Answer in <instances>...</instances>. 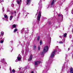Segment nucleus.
Wrapping results in <instances>:
<instances>
[{
    "label": "nucleus",
    "instance_id": "nucleus-9",
    "mask_svg": "<svg viewBox=\"0 0 73 73\" xmlns=\"http://www.w3.org/2000/svg\"><path fill=\"white\" fill-rule=\"evenodd\" d=\"M52 63V60H50H50L47 63V64H50Z\"/></svg>",
    "mask_w": 73,
    "mask_h": 73
},
{
    "label": "nucleus",
    "instance_id": "nucleus-53",
    "mask_svg": "<svg viewBox=\"0 0 73 73\" xmlns=\"http://www.w3.org/2000/svg\"><path fill=\"white\" fill-rule=\"evenodd\" d=\"M1 39H2V38H0V40H1Z\"/></svg>",
    "mask_w": 73,
    "mask_h": 73
},
{
    "label": "nucleus",
    "instance_id": "nucleus-55",
    "mask_svg": "<svg viewBox=\"0 0 73 73\" xmlns=\"http://www.w3.org/2000/svg\"><path fill=\"white\" fill-rule=\"evenodd\" d=\"M37 15V14H36V16Z\"/></svg>",
    "mask_w": 73,
    "mask_h": 73
},
{
    "label": "nucleus",
    "instance_id": "nucleus-37",
    "mask_svg": "<svg viewBox=\"0 0 73 73\" xmlns=\"http://www.w3.org/2000/svg\"><path fill=\"white\" fill-rule=\"evenodd\" d=\"M1 2H4V1L3 0L1 1V0H0V2L1 3Z\"/></svg>",
    "mask_w": 73,
    "mask_h": 73
},
{
    "label": "nucleus",
    "instance_id": "nucleus-48",
    "mask_svg": "<svg viewBox=\"0 0 73 73\" xmlns=\"http://www.w3.org/2000/svg\"><path fill=\"white\" fill-rule=\"evenodd\" d=\"M49 39H50V40H51V38L49 37Z\"/></svg>",
    "mask_w": 73,
    "mask_h": 73
},
{
    "label": "nucleus",
    "instance_id": "nucleus-36",
    "mask_svg": "<svg viewBox=\"0 0 73 73\" xmlns=\"http://www.w3.org/2000/svg\"><path fill=\"white\" fill-rule=\"evenodd\" d=\"M11 6L13 7L14 6V4H13L11 5Z\"/></svg>",
    "mask_w": 73,
    "mask_h": 73
},
{
    "label": "nucleus",
    "instance_id": "nucleus-29",
    "mask_svg": "<svg viewBox=\"0 0 73 73\" xmlns=\"http://www.w3.org/2000/svg\"><path fill=\"white\" fill-rule=\"evenodd\" d=\"M12 72H13V73H15V70L14 69H13L12 70Z\"/></svg>",
    "mask_w": 73,
    "mask_h": 73
},
{
    "label": "nucleus",
    "instance_id": "nucleus-38",
    "mask_svg": "<svg viewBox=\"0 0 73 73\" xmlns=\"http://www.w3.org/2000/svg\"><path fill=\"white\" fill-rule=\"evenodd\" d=\"M69 37H70V38H71V37H72V35H70L69 36Z\"/></svg>",
    "mask_w": 73,
    "mask_h": 73
},
{
    "label": "nucleus",
    "instance_id": "nucleus-42",
    "mask_svg": "<svg viewBox=\"0 0 73 73\" xmlns=\"http://www.w3.org/2000/svg\"><path fill=\"white\" fill-rule=\"evenodd\" d=\"M25 39L26 40H27V39H28V38H27V37H25Z\"/></svg>",
    "mask_w": 73,
    "mask_h": 73
},
{
    "label": "nucleus",
    "instance_id": "nucleus-12",
    "mask_svg": "<svg viewBox=\"0 0 73 73\" xmlns=\"http://www.w3.org/2000/svg\"><path fill=\"white\" fill-rule=\"evenodd\" d=\"M31 0H27V5L29 4L30 3Z\"/></svg>",
    "mask_w": 73,
    "mask_h": 73
},
{
    "label": "nucleus",
    "instance_id": "nucleus-57",
    "mask_svg": "<svg viewBox=\"0 0 73 73\" xmlns=\"http://www.w3.org/2000/svg\"><path fill=\"white\" fill-rule=\"evenodd\" d=\"M19 69H21V68H19Z\"/></svg>",
    "mask_w": 73,
    "mask_h": 73
},
{
    "label": "nucleus",
    "instance_id": "nucleus-32",
    "mask_svg": "<svg viewBox=\"0 0 73 73\" xmlns=\"http://www.w3.org/2000/svg\"><path fill=\"white\" fill-rule=\"evenodd\" d=\"M38 50H40V46H39L38 47Z\"/></svg>",
    "mask_w": 73,
    "mask_h": 73
},
{
    "label": "nucleus",
    "instance_id": "nucleus-23",
    "mask_svg": "<svg viewBox=\"0 0 73 73\" xmlns=\"http://www.w3.org/2000/svg\"><path fill=\"white\" fill-rule=\"evenodd\" d=\"M3 40H1L0 41L1 43H3L4 42V38L3 39Z\"/></svg>",
    "mask_w": 73,
    "mask_h": 73
},
{
    "label": "nucleus",
    "instance_id": "nucleus-17",
    "mask_svg": "<svg viewBox=\"0 0 73 73\" xmlns=\"http://www.w3.org/2000/svg\"><path fill=\"white\" fill-rule=\"evenodd\" d=\"M4 17H5V19H8V16H7V15H4Z\"/></svg>",
    "mask_w": 73,
    "mask_h": 73
},
{
    "label": "nucleus",
    "instance_id": "nucleus-4",
    "mask_svg": "<svg viewBox=\"0 0 73 73\" xmlns=\"http://www.w3.org/2000/svg\"><path fill=\"white\" fill-rule=\"evenodd\" d=\"M51 1L52 2L51 4L47 6V8H48L50 7L51 8L53 7H54V0H52Z\"/></svg>",
    "mask_w": 73,
    "mask_h": 73
},
{
    "label": "nucleus",
    "instance_id": "nucleus-39",
    "mask_svg": "<svg viewBox=\"0 0 73 73\" xmlns=\"http://www.w3.org/2000/svg\"><path fill=\"white\" fill-rule=\"evenodd\" d=\"M7 12H9V9H7Z\"/></svg>",
    "mask_w": 73,
    "mask_h": 73
},
{
    "label": "nucleus",
    "instance_id": "nucleus-63",
    "mask_svg": "<svg viewBox=\"0 0 73 73\" xmlns=\"http://www.w3.org/2000/svg\"><path fill=\"white\" fill-rule=\"evenodd\" d=\"M1 68V67L0 66V69Z\"/></svg>",
    "mask_w": 73,
    "mask_h": 73
},
{
    "label": "nucleus",
    "instance_id": "nucleus-10",
    "mask_svg": "<svg viewBox=\"0 0 73 73\" xmlns=\"http://www.w3.org/2000/svg\"><path fill=\"white\" fill-rule=\"evenodd\" d=\"M70 70V73H73V68H71Z\"/></svg>",
    "mask_w": 73,
    "mask_h": 73
},
{
    "label": "nucleus",
    "instance_id": "nucleus-3",
    "mask_svg": "<svg viewBox=\"0 0 73 73\" xmlns=\"http://www.w3.org/2000/svg\"><path fill=\"white\" fill-rule=\"evenodd\" d=\"M57 51H58V52H61V50L60 49H59V48H58V46H57L56 49L52 53L51 55V58H52V57H53L54 56L55 53L56 52H57Z\"/></svg>",
    "mask_w": 73,
    "mask_h": 73
},
{
    "label": "nucleus",
    "instance_id": "nucleus-19",
    "mask_svg": "<svg viewBox=\"0 0 73 73\" xmlns=\"http://www.w3.org/2000/svg\"><path fill=\"white\" fill-rule=\"evenodd\" d=\"M28 52V48L26 47V53H27Z\"/></svg>",
    "mask_w": 73,
    "mask_h": 73
},
{
    "label": "nucleus",
    "instance_id": "nucleus-20",
    "mask_svg": "<svg viewBox=\"0 0 73 73\" xmlns=\"http://www.w3.org/2000/svg\"><path fill=\"white\" fill-rule=\"evenodd\" d=\"M17 29H15L14 30V31H13V32L14 33H15V32H17Z\"/></svg>",
    "mask_w": 73,
    "mask_h": 73
},
{
    "label": "nucleus",
    "instance_id": "nucleus-51",
    "mask_svg": "<svg viewBox=\"0 0 73 73\" xmlns=\"http://www.w3.org/2000/svg\"><path fill=\"white\" fill-rule=\"evenodd\" d=\"M63 41H65V39H63Z\"/></svg>",
    "mask_w": 73,
    "mask_h": 73
},
{
    "label": "nucleus",
    "instance_id": "nucleus-61",
    "mask_svg": "<svg viewBox=\"0 0 73 73\" xmlns=\"http://www.w3.org/2000/svg\"><path fill=\"white\" fill-rule=\"evenodd\" d=\"M26 16H27V15H26Z\"/></svg>",
    "mask_w": 73,
    "mask_h": 73
},
{
    "label": "nucleus",
    "instance_id": "nucleus-6",
    "mask_svg": "<svg viewBox=\"0 0 73 73\" xmlns=\"http://www.w3.org/2000/svg\"><path fill=\"white\" fill-rule=\"evenodd\" d=\"M41 63V61H35V65L36 67H37V65H38V64Z\"/></svg>",
    "mask_w": 73,
    "mask_h": 73
},
{
    "label": "nucleus",
    "instance_id": "nucleus-52",
    "mask_svg": "<svg viewBox=\"0 0 73 73\" xmlns=\"http://www.w3.org/2000/svg\"><path fill=\"white\" fill-rule=\"evenodd\" d=\"M13 42V41H10V42Z\"/></svg>",
    "mask_w": 73,
    "mask_h": 73
},
{
    "label": "nucleus",
    "instance_id": "nucleus-16",
    "mask_svg": "<svg viewBox=\"0 0 73 73\" xmlns=\"http://www.w3.org/2000/svg\"><path fill=\"white\" fill-rule=\"evenodd\" d=\"M36 49V45H34L33 47V50H35Z\"/></svg>",
    "mask_w": 73,
    "mask_h": 73
},
{
    "label": "nucleus",
    "instance_id": "nucleus-58",
    "mask_svg": "<svg viewBox=\"0 0 73 73\" xmlns=\"http://www.w3.org/2000/svg\"><path fill=\"white\" fill-rule=\"evenodd\" d=\"M15 13H16V11L15 12Z\"/></svg>",
    "mask_w": 73,
    "mask_h": 73
},
{
    "label": "nucleus",
    "instance_id": "nucleus-60",
    "mask_svg": "<svg viewBox=\"0 0 73 73\" xmlns=\"http://www.w3.org/2000/svg\"><path fill=\"white\" fill-rule=\"evenodd\" d=\"M63 66H64V64H63Z\"/></svg>",
    "mask_w": 73,
    "mask_h": 73
},
{
    "label": "nucleus",
    "instance_id": "nucleus-7",
    "mask_svg": "<svg viewBox=\"0 0 73 73\" xmlns=\"http://www.w3.org/2000/svg\"><path fill=\"white\" fill-rule=\"evenodd\" d=\"M58 17H60H60H61V22L62 21V20L63 19V15L62 14H59L58 15Z\"/></svg>",
    "mask_w": 73,
    "mask_h": 73
},
{
    "label": "nucleus",
    "instance_id": "nucleus-15",
    "mask_svg": "<svg viewBox=\"0 0 73 73\" xmlns=\"http://www.w3.org/2000/svg\"><path fill=\"white\" fill-rule=\"evenodd\" d=\"M17 2L18 4H19L20 3H21V0H20L19 1V0H17Z\"/></svg>",
    "mask_w": 73,
    "mask_h": 73
},
{
    "label": "nucleus",
    "instance_id": "nucleus-14",
    "mask_svg": "<svg viewBox=\"0 0 73 73\" xmlns=\"http://www.w3.org/2000/svg\"><path fill=\"white\" fill-rule=\"evenodd\" d=\"M16 28V25L15 24H14L13 25L12 27V28Z\"/></svg>",
    "mask_w": 73,
    "mask_h": 73
},
{
    "label": "nucleus",
    "instance_id": "nucleus-40",
    "mask_svg": "<svg viewBox=\"0 0 73 73\" xmlns=\"http://www.w3.org/2000/svg\"><path fill=\"white\" fill-rule=\"evenodd\" d=\"M21 52L23 54V53H24V50H23Z\"/></svg>",
    "mask_w": 73,
    "mask_h": 73
},
{
    "label": "nucleus",
    "instance_id": "nucleus-18",
    "mask_svg": "<svg viewBox=\"0 0 73 73\" xmlns=\"http://www.w3.org/2000/svg\"><path fill=\"white\" fill-rule=\"evenodd\" d=\"M24 31H25V29H23L21 31V33H22L23 34L25 33Z\"/></svg>",
    "mask_w": 73,
    "mask_h": 73
},
{
    "label": "nucleus",
    "instance_id": "nucleus-47",
    "mask_svg": "<svg viewBox=\"0 0 73 73\" xmlns=\"http://www.w3.org/2000/svg\"><path fill=\"white\" fill-rule=\"evenodd\" d=\"M26 33H27L28 32L27 31H25Z\"/></svg>",
    "mask_w": 73,
    "mask_h": 73
},
{
    "label": "nucleus",
    "instance_id": "nucleus-59",
    "mask_svg": "<svg viewBox=\"0 0 73 73\" xmlns=\"http://www.w3.org/2000/svg\"><path fill=\"white\" fill-rule=\"evenodd\" d=\"M15 16H16V14H15Z\"/></svg>",
    "mask_w": 73,
    "mask_h": 73
},
{
    "label": "nucleus",
    "instance_id": "nucleus-27",
    "mask_svg": "<svg viewBox=\"0 0 73 73\" xmlns=\"http://www.w3.org/2000/svg\"><path fill=\"white\" fill-rule=\"evenodd\" d=\"M20 13H19L18 15V19H19V17H20Z\"/></svg>",
    "mask_w": 73,
    "mask_h": 73
},
{
    "label": "nucleus",
    "instance_id": "nucleus-46",
    "mask_svg": "<svg viewBox=\"0 0 73 73\" xmlns=\"http://www.w3.org/2000/svg\"><path fill=\"white\" fill-rule=\"evenodd\" d=\"M31 73H33V71H32L31 72Z\"/></svg>",
    "mask_w": 73,
    "mask_h": 73
},
{
    "label": "nucleus",
    "instance_id": "nucleus-24",
    "mask_svg": "<svg viewBox=\"0 0 73 73\" xmlns=\"http://www.w3.org/2000/svg\"><path fill=\"white\" fill-rule=\"evenodd\" d=\"M17 58H18V61H20V60H21V58L19 57H17Z\"/></svg>",
    "mask_w": 73,
    "mask_h": 73
},
{
    "label": "nucleus",
    "instance_id": "nucleus-13",
    "mask_svg": "<svg viewBox=\"0 0 73 73\" xmlns=\"http://www.w3.org/2000/svg\"><path fill=\"white\" fill-rule=\"evenodd\" d=\"M13 17V15H11L10 17V20L11 21Z\"/></svg>",
    "mask_w": 73,
    "mask_h": 73
},
{
    "label": "nucleus",
    "instance_id": "nucleus-44",
    "mask_svg": "<svg viewBox=\"0 0 73 73\" xmlns=\"http://www.w3.org/2000/svg\"><path fill=\"white\" fill-rule=\"evenodd\" d=\"M59 37H60V38H62V36H59Z\"/></svg>",
    "mask_w": 73,
    "mask_h": 73
},
{
    "label": "nucleus",
    "instance_id": "nucleus-54",
    "mask_svg": "<svg viewBox=\"0 0 73 73\" xmlns=\"http://www.w3.org/2000/svg\"><path fill=\"white\" fill-rule=\"evenodd\" d=\"M72 58H73V56H72Z\"/></svg>",
    "mask_w": 73,
    "mask_h": 73
},
{
    "label": "nucleus",
    "instance_id": "nucleus-43",
    "mask_svg": "<svg viewBox=\"0 0 73 73\" xmlns=\"http://www.w3.org/2000/svg\"><path fill=\"white\" fill-rule=\"evenodd\" d=\"M70 48H68V50H70Z\"/></svg>",
    "mask_w": 73,
    "mask_h": 73
},
{
    "label": "nucleus",
    "instance_id": "nucleus-28",
    "mask_svg": "<svg viewBox=\"0 0 73 73\" xmlns=\"http://www.w3.org/2000/svg\"><path fill=\"white\" fill-rule=\"evenodd\" d=\"M67 35V33L64 34V37H66V36Z\"/></svg>",
    "mask_w": 73,
    "mask_h": 73
},
{
    "label": "nucleus",
    "instance_id": "nucleus-21",
    "mask_svg": "<svg viewBox=\"0 0 73 73\" xmlns=\"http://www.w3.org/2000/svg\"><path fill=\"white\" fill-rule=\"evenodd\" d=\"M4 32H1V35L2 36H3L4 35Z\"/></svg>",
    "mask_w": 73,
    "mask_h": 73
},
{
    "label": "nucleus",
    "instance_id": "nucleus-11",
    "mask_svg": "<svg viewBox=\"0 0 73 73\" xmlns=\"http://www.w3.org/2000/svg\"><path fill=\"white\" fill-rule=\"evenodd\" d=\"M2 61L3 63V64H7V62H5V60H4V59H2Z\"/></svg>",
    "mask_w": 73,
    "mask_h": 73
},
{
    "label": "nucleus",
    "instance_id": "nucleus-26",
    "mask_svg": "<svg viewBox=\"0 0 73 73\" xmlns=\"http://www.w3.org/2000/svg\"><path fill=\"white\" fill-rule=\"evenodd\" d=\"M72 4H73V1H72L71 3L70 4V5H72Z\"/></svg>",
    "mask_w": 73,
    "mask_h": 73
},
{
    "label": "nucleus",
    "instance_id": "nucleus-62",
    "mask_svg": "<svg viewBox=\"0 0 73 73\" xmlns=\"http://www.w3.org/2000/svg\"><path fill=\"white\" fill-rule=\"evenodd\" d=\"M37 13L38 12V10H37Z\"/></svg>",
    "mask_w": 73,
    "mask_h": 73
},
{
    "label": "nucleus",
    "instance_id": "nucleus-41",
    "mask_svg": "<svg viewBox=\"0 0 73 73\" xmlns=\"http://www.w3.org/2000/svg\"><path fill=\"white\" fill-rule=\"evenodd\" d=\"M17 61H18V60L17 59V60H15V62H17Z\"/></svg>",
    "mask_w": 73,
    "mask_h": 73
},
{
    "label": "nucleus",
    "instance_id": "nucleus-56",
    "mask_svg": "<svg viewBox=\"0 0 73 73\" xmlns=\"http://www.w3.org/2000/svg\"><path fill=\"white\" fill-rule=\"evenodd\" d=\"M1 35H0V37H1Z\"/></svg>",
    "mask_w": 73,
    "mask_h": 73
},
{
    "label": "nucleus",
    "instance_id": "nucleus-35",
    "mask_svg": "<svg viewBox=\"0 0 73 73\" xmlns=\"http://www.w3.org/2000/svg\"><path fill=\"white\" fill-rule=\"evenodd\" d=\"M13 15V13L12 12H11V15Z\"/></svg>",
    "mask_w": 73,
    "mask_h": 73
},
{
    "label": "nucleus",
    "instance_id": "nucleus-25",
    "mask_svg": "<svg viewBox=\"0 0 73 73\" xmlns=\"http://www.w3.org/2000/svg\"><path fill=\"white\" fill-rule=\"evenodd\" d=\"M40 45H42V40H40Z\"/></svg>",
    "mask_w": 73,
    "mask_h": 73
},
{
    "label": "nucleus",
    "instance_id": "nucleus-34",
    "mask_svg": "<svg viewBox=\"0 0 73 73\" xmlns=\"http://www.w3.org/2000/svg\"><path fill=\"white\" fill-rule=\"evenodd\" d=\"M41 3V0H40V1H39V4H40Z\"/></svg>",
    "mask_w": 73,
    "mask_h": 73
},
{
    "label": "nucleus",
    "instance_id": "nucleus-31",
    "mask_svg": "<svg viewBox=\"0 0 73 73\" xmlns=\"http://www.w3.org/2000/svg\"><path fill=\"white\" fill-rule=\"evenodd\" d=\"M18 57H21V55L20 54H19L18 56Z\"/></svg>",
    "mask_w": 73,
    "mask_h": 73
},
{
    "label": "nucleus",
    "instance_id": "nucleus-49",
    "mask_svg": "<svg viewBox=\"0 0 73 73\" xmlns=\"http://www.w3.org/2000/svg\"><path fill=\"white\" fill-rule=\"evenodd\" d=\"M66 57L68 56V55H67V54H66Z\"/></svg>",
    "mask_w": 73,
    "mask_h": 73
},
{
    "label": "nucleus",
    "instance_id": "nucleus-64",
    "mask_svg": "<svg viewBox=\"0 0 73 73\" xmlns=\"http://www.w3.org/2000/svg\"><path fill=\"white\" fill-rule=\"evenodd\" d=\"M63 2H64V1H63Z\"/></svg>",
    "mask_w": 73,
    "mask_h": 73
},
{
    "label": "nucleus",
    "instance_id": "nucleus-5",
    "mask_svg": "<svg viewBox=\"0 0 73 73\" xmlns=\"http://www.w3.org/2000/svg\"><path fill=\"white\" fill-rule=\"evenodd\" d=\"M49 66H46V68H45V70H43L42 72L43 73H46L47 72V71L49 69Z\"/></svg>",
    "mask_w": 73,
    "mask_h": 73
},
{
    "label": "nucleus",
    "instance_id": "nucleus-45",
    "mask_svg": "<svg viewBox=\"0 0 73 73\" xmlns=\"http://www.w3.org/2000/svg\"><path fill=\"white\" fill-rule=\"evenodd\" d=\"M10 70H11V66L10 67Z\"/></svg>",
    "mask_w": 73,
    "mask_h": 73
},
{
    "label": "nucleus",
    "instance_id": "nucleus-50",
    "mask_svg": "<svg viewBox=\"0 0 73 73\" xmlns=\"http://www.w3.org/2000/svg\"><path fill=\"white\" fill-rule=\"evenodd\" d=\"M49 24H50V22H49Z\"/></svg>",
    "mask_w": 73,
    "mask_h": 73
},
{
    "label": "nucleus",
    "instance_id": "nucleus-8",
    "mask_svg": "<svg viewBox=\"0 0 73 73\" xmlns=\"http://www.w3.org/2000/svg\"><path fill=\"white\" fill-rule=\"evenodd\" d=\"M32 59V54H31L30 55L29 58L28 59L29 61H31Z\"/></svg>",
    "mask_w": 73,
    "mask_h": 73
},
{
    "label": "nucleus",
    "instance_id": "nucleus-30",
    "mask_svg": "<svg viewBox=\"0 0 73 73\" xmlns=\"http://www.w3.org/2000/svg\"><path fill=\"white\" fill-rule=\"evenodd\" d=\"M59 44H63V42L61 41L60 42H59Z\"/></svg>",
    "mask_w": 73,
    "mask_h": 73
},
{
    "label": "nucleus",
    "instance_id": "nucleus-2",
    "mask_svg": "<svg viewBox=\"0 0 73 73\" xmlns=\"http://www.w3.org/2000/svg\"><path fill=\"white\" fill-rule=\"evenodd\" d=\"M48 50V46H44L43 51L41 53V54L42 56V57H44V54L47 52Z\"/></svg>",
    "mask_w": 73,
    "mask_h": 73
},
{
    "label": "nucleus",
    "instance_id": "nucleus-1",
    "mask_svg": "<svg viewBox=\"0 0 73 73\" xmlns=\"http://www.w3.org/2000/svg\"><path fill=\"white\" fill-rule=\"evenodd\" d=\"M42 8V6H39L38 7V10L39 13L38 16L37 20H38L37 22L39 23L40 20V18L41 16V9Z\"/></svg>",
    "mask_w": 73,
    "mask_h": 73
},
{
    "label": "nucleus",
    "instance_id": "nucleus-22",
    "mask_svg": "<svg viewBox=\"0 0 73 73\" xmlns=\"http://www.w3.org/2000/svg\"><path fill=\"white\" fill-rule=\"evenodd\" d=\"M40 36H38L37 38V40L39 41V40H40Z\"/></svg>",
    "mask_w": 73,
    "mask_h": 73
},
{
    "label": "nucleus",
    "instance_id": "nucleus-33",
    "mask_svg": "<svg viewBox=\"0 0 73 73\" xmlns=\"http://www.w3.org/2000/svg\"><path fill=\"white\" fill-rule=\"evenodd\" d=\"M2 10H3V12H4V7L3 8Z\"/></svg>",
    "mask_w": 73,
    "mask_h": 73
}]
</instances>
